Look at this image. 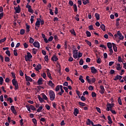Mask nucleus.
<instances>
[{"label":"nucleus","instance_id":"obj_40","mask_svg":"<svg viewBox=\"0 0 126 126\" xmlns=\"http://www.w3.org/2000/svg\"><path fill=\"white\" fill-rule=\"evenodd\" d=\"M96 63H98V64H100L102 63V61H101V58L100 57L97 58V59L96 60Z\"/></svg>","mask_w":126,"mask_h":126},{"label":"nucleus","instance_id":"obj_25","mask_svg":"<svg viewBox=\"0 0 126 126\" xmlns=\"http://www.w3.org/2000/svg\"><path fill=\"white\" fill-rule=\"evenodd\" d=\"M107 119L108 120V124H109L110 125H111V124H113V121H112V118H111V116H108Z\"/></svg>","mask_w":126,"mask_h":126},{"label":"nucleus","instance_id":"obj_64","mask_svg":"<svg viewBox=\"0 0 126 126\" xmlns=\"http://www.w3.org/2000/svg\"><path fill=\"white\" fill-rule=\"evenodd\" d=\"M118 103H119V105H122V99H121L120 97L118 98Z\"/></svg>","mask_w":126,"mask_h":126},{"label":"nucleus","instance_id":"obj_5","mask_svg":"<svg viewBox=\"0 0 126 126\" xmlns=\"http://www.w3.org/2000/svg\"><path fill=\"white\" fill-rule=\"evenodd\" d=\"M12 83L14 86H15V90H17L18 89V82L15 79H13L12 80Z\"/></svg>","mask_w":126,"mask_h":126},{"label":"nucleus","instance_id":"obj_33","mask_svg":"<svg viewBox=\"0 0 126 126\" xmlns=\"http://www.w3.org/2000/svg\"><path fill=\"white\" fill-rule=\"evenodd\" d=\"M83 3L84 5H86L87 3H89V1L88 0H82Z\"/></svg>","mask_w":126,"mask_h":126},{"label":"nucleus","instance_id":"obj_38","mask_svg":"<svg viewBox=\"0 0 126 126\" xmlns=\"http://www.w3.org/2000/svg\"><path fill=\"white\" fill-rule=\"evenodd\" d=\"M91 83H95L96 82V78L93 77L91 79Z\"/></svg>","mask_w":126,"mask_h":126},{"label":"nucleus","instance_id":"obj_41","mask_svg":"<svg viewBox=\"0 0 126 126\" xmlns=\"http://www.w3.org/2000/svg\"><path fill=\"white\" fill-rule=\"evenodd\" d=\"M70 32L71 33V34H72L73 35H74V36H76V33H75V32L74 31V30H71L70 31Z\"/></svg>","mask_w":126,"mask_h":126},{"label":"nucleus","instance_id":"obj_42","mask_svg":"<svg viewBox=\"0 0 126 126\" xmlns=\"http://www.w3.org/2000/svg\"><path fill=\"white\" fill-rule=\"evenodd\" d=\"M87 37H91V32H90L87 31H86Z\"/></svg>","mask_w":126,"mask_h":126},{"label":"nucleus","instance_id":"obj_62","mask_svg":"<svg viewBox=\"0 0 126 126\" xmlns=\"http://www.w3.org/2000/svg\"><path fill=\"white\" fill-rule=\"evenodd\" d=\"M69 5H70V6H72V5H74V4H73V2L72 1V0H69V2H68Z\"/></svg>","mask_w":126,"mask_h":126},{"label":"nucleus","instance_id":"obj_47","mask_svg":"<svg viewBox=\"0 0 126 126\" xmlns=\"http://www.w3.org/2000/svg\"><path fill=\"white\" fill-rule=\"evenodd\" d=\"M7 101H9V103H13V100H12V98L11 97H9L7 99Z\"/></svg>","mask_w":126,"mask_h":126},{"label":"nucleus","instance_id":"obj_7","mask_svg":"<svg viewBox=\"0 0 126 126\" xmlns=\"http://www.w3.org/2000/svg\"><path fill=\"white\" fill-rule=\"evenodd\" d=\"M78 50H74L73 51V58L74 59H77L78 58Z\"/></svg>","mask_w":126,"mask_h":126},{"label":"nucleus","instance_id":"obj_30","mask_svg":"<svg viewBox=\"0 0 126 126\" xmlns=\"http://www.w3.org/2000/svg\"><path fill=\"white\" fill-rule=\"evenodd\" d=\"M32 122L33 123L34 126H37V120H36L35 118H33L32 119Z\"/></svg>","mask_w":126,"mask_h":126},{"label":"nucleus","instance_id":"obj_16","mask_svg":"<svg viewBox=\"0 0 126 126\" xmlns=\"http://www.w3.org/2000/svg\"><path fill=\"white\" fill-rule=\"evenodd\" d=\"M122 78H123V76H122L120 75H117L115 76V78L114 79V80H115V81H117V80H118V79L119 80H121V79H122Z\"/></svg>","mask_w":126,"mask_h":126},{"label":"nucleus","instance_id":"obj_54","mask_svg":"<svg viewBox=\"0 0 126 126\" xmlns=\"http://www.w3.org/2000/svg\"><path fill=\"white\" fill-rule=\"evenodd\" d=\"M5 54L6 55H7L8 57H10V51H9V50H7L6 51Z\"/></svg>","mask_w":126,"mask_h":126},{"label":"nucleus","instance_id":"obj_53","mask_svg":"<svg viewBox=\"0 0 126 126\" xmlns=\"http://www.w3.org/2000/svg\"><path fill=\"white\" fill-rule=\"evenodd\" d=\"M25 49H27L28 48V44L27 43L25 42L23 44Z\"/></svg>","mask_w":126,"mask_h":126},{"label":"nucleus","instance_id":"obj_56","mask_svg":"<svg viewBox=\"0 0 126 126\" xmlns=\"http://www.w3.org/2000/svg\"><path fill=\"white\" fill-rule=\"evenodd\" d=\"M26 30L27 32H29V31H30V26L26 25Z\"/></svg>","mask_w":126,"mask_h":126},{"label":"nucleus","instance_id":"obj_46","mask_svg":"<svg viewBox=\"0 0 126 126\" xmlns=\"http://www.w3.org/2000/svg\"><path fill=\"white\" fill-rule=\"evenodd\" d=\"M30 20L31 24H33V23L34 22V16H31Z\"/></svg>","mask_w":126,"mask_h":126},{"label":"nucleus","instance_id":"obj_31","mask_svg":"<svg viewBox=\"0 0 126 126\" xmlns=\"http://www.w3.org/2000/svg\"><path fill=\"white\" fill-rule=\"evenodd\" d=\"M42 109H43V106H39L37 109V110H36V112H37V113H40Z\"/></svg>","mask_w":126,"mask_h":126},{"label":"nucleus","instance_id":"obj_61","mask_svg":"<svg viewBox=\"0 0 126 126\" xmlns=\"http://www.w3.org/2000/svg\"><path fill=\"white\" fill-rule=\"evenodd\" d=\"M82 55H83L82 53L79 52L78 53V59H79L80 58H81V57H82Z\"/></svg>","mask_w":126,"mask_h":126},{"label":"nucleus","instance_id":"obj_58","mask_svg":"<svg viewBox=\"0 0 126 126\" xmlns=\"http://www.w3.org/2000/svg\"><path fill=\"white\" fill-rule=\"evenodd\" d=\"M83 59H80V61H79V64L80 65H83Z\"/></svg>","mask_w":126,"mask_h":126},{"label":"nucleus","instance_id":"obj_51","mask_svg":"<svg viewBox=\"0 0 126 126\" xmlns=\"http://www.w3.org/2000/svg\"><path fill=\"white\" fill-rule=\"evenodd\" d=\"M118 61L119 63H123V59H122V57L121 56L118 57Z\"/></svg>","mask_w":126,"mask_h":126},{"label":"nucleus","instance_id":"obj_37","mask_svg":"<svg viewBox=\"0 0 126 126\" xmlns=\"http://www.w3.org/2000/svg\"><path fill=\"white\" fill-rule=\"evenodd\" d=\"M95 18L96 19V20H99L100 19V15L98 13L95 14Z\"/></svg>","mask_w":126,"mask_h":126},{"label":"nucleus","instance_id":"obj_9","mask_svg":"<svg viewBox=\"0 0 126 126\" xmlns=\"http://www.w3.org/2000/svg\"><path fill=\"white\" fill-rule=\"evenodd\" d=\"M33 45L35 48H37V49L40 48V43L38 41H34L33 43Z\"/></svg>","mask_w":126,"mask_h":126},{"label":"nucleus","instance_id":"obj_29","mask_svg":"<svg viewBox=\"0 0 126 126\" xmlns=\"http://www.w3.org/2000/svg\"><path fill=\"white\" fill-rule=\"evenodd\" d=\"M107 47L108 48V49H112V47H113V45H112V43L111 42H108L107 43Z\"/></svg>","mask_w":126,"mask_h":126},{"label":"nucleus","instance_id":"obj_13","mask_svg":"<svg viewBox=\"0 0 126 126\" xmlns=\"http://www.w3.org/2000/svg\"><path fill=\"white\" fill-rule=\"evenodd\" d=\"M100 90L99 91V93H100V94H104V93H105V88H104V86H100Z\"/></svg>","mask_w":126,"mask_h":126},{"label":"nucleus","instance_id":"obj_50","mask_svg":"<svg viewBox=\"0 0 126 126\" xmlns=\"http://www.w3.org/2000/svg\"><path fill=\"white\" fill-rule=\"evenodd\" d=\"M13 53L15 57H17L18 56V54L17 53V50H14Z\"/></svg>","mask_w":126,"mask_h":126},{"label":"nucleus","instance_id":"obj_2","mask_svg":"<svg viewBox=\"0 0 126 126\" xmlns=\"http://www.w3.org/2000/svg\"><path fill=\"white\" fill-rule=\"evenodd\" d=\"M48 94L50 100L54 101L56 98V94H55V92L52 90H50L48 91Z\"/></svg>","mask_w":126,"mask_h":126},{"label":"nucleus","instance_id":"obj_10","mask_svg":"<svg viewBox=\"0 0 126 126\" xmlns=\"http://www.w3.org/2000/svg\"><path fill=\"white\" fill-rule=\"evenodd\" d=\"M91 73H94V74L97 73V72H98V70H97V69L95 68V67L94 66L91 67Z\"/></svg>","mask_w":126,"mask_h":126},{"label":"nucleus","instance_id":"obj_1","mask_svg":"<svg viewBox=\"0 0 126 126\" xmlns=\"http://www.w3.org/2000/svg\"><path fill=\"white\" fill-rule=\"evenodd\" d=\"M114 37L116 39H119L120 41L124 40L125 36L123 35V34L121 33V31H117V33L114 34Z\"/></svg>","mask_w":126,"mask_h":126},{"label":"nucleus","instance_id":"obj_23","mask_svg":"<svg viewBox=\"0 0 126 126\" xmlns=\"http://www.w3.org/2000/svg\"><path fill=\"white\" fill-rule=\"evenodd\" d=\"M48 85L50 86V87H54L55 84L53 83V81L52 80H50L48 82Z\"/></svg>","mask_w":126,"mask_h":126},{"label":"nucleus","instance_id":"obj_8","mask_svg":"<svg viewBox=\"0 0 126 126\" xmlns=\"http://www.w3.org/2000/svg\"><path fill=\"white\" fill-rule=\"evenodd\" d=\"M26 81H29L30 82H32L33 81V79L30 77V76H27L26 74H25Z\"/></svg>","mask_w":126,"mask_h":126},{"label":"nucleus","instance_id":"obj_43","mask_svg":"<svg viewBox=\"0 0 126 126\" xmlns=\"http://www.w3.org/2000/svg\"><path fill=\"white\" fill-rule=\"evenodd\" d=\"M4 61L6 62H10V58H9V57H5L4 58Z\"/></svg>","mask_w":126,"mask_h":126},{"label":"nucleus","instance_id":"obj_52","mask_svg":"<svg viewBox=\"0 0 126 126\" xmlns=\"http://www.w3.org/2000/svg\"><path fill=\"white\" fill-rule=\"evenodd\" d=\"M55 91L56 92H59V91H60V86L58 85L56 86Z\"/></svg>","mask_w":126,"mask_h":126},{"label":"nucleus","instance_id":"obj_27","mask_svg":"<svg viewBox=\"0 0 126 126\" xmlns=\"http://www.w3.org/2000/svg\"><path fill=\"white\" fill-rule=\"evenodd\" d=\"M100 28L102 30V31H106V27L105 26V25L101 24L100 25Z\"/></svg>","mask_w":126,"mask_h":126},{"label":"nucleus","instance_id":"obj_55","mask_svg":"<svg viewBox=\"0 0 126 126\" xmlns=\"http://www.w3.org/2000/svg\"><path fill=\"white\" fill-rule=\"evenodd\" d=\"M31 107V109L32 110V111H35L36 110V108H35V106H34L33 105H30Z\"/></svg>","mask_w":126,"mask_h":126},{"label":"nucleus","instance_id":"obj_36","mask_svg":"<svg viewBox=\"0 0 126 126\" xmlns=\"http://www.w3.org/2000/svg\"><path fill=\"white\" fill-rule=\"evenodd\" d=\"M38 98L39 101L41 103H42V102H44V99L43 98V97L42 98L40 95H38Z\"/></svg>","mask_w":126,"mask_h":126},{"label":"nucleus","instance_id":"obj_11","mask_svg":"<svg viewBox=\"0 0 126 126\" xmlns=\"http://www.w3.org/2000/svg\"><path fill=\"white\" fill-rule=\"evenodd\" d=\"M46 73L47 74L48 77L51 80H53V77H52V76L51 75V73L50 72V69H46Z\"/></svg>","mask_w":126,"mask_h":126},{"label":"nucleus","instance_id":"obj_6","mask_svg":"<svg viewBox=\"0 0 126 126\" xmlns=\"http://www.w3.org/2000/svg\"><path fill=\"white\" fill-rule=\"evenodd\" d=\"M114 103H107L106 107V111H107V112H109V111H111V110H112V108H113V107H114Z\"/></svg>","mask_w":126,"mask_h":126},{"label":"nucleus","instance_id":"obj_63","mask_svg":"<svg viewBox=\"0 0 126 126\" xmlns=\"http://www.w3.org/2000/svg\"><path fill=\"white\" fill-rule=\"evenodd\" d=\"M92 96L93 97V98H95V97H96V93L92 92Z\"/></svg>","mask_w":126,"mask_h":126},{"label":"nucleus","instance_id":"obj_21","mask_svg":"<svg viewBox=\"0 0 126 126\" xmlns=\"http://www.w3.org/2000/svg\"><path fill=\"white\" fill-rule=\"evenodd\" d=\"M11 111L12 112L13 114L16 115V110H15V108H14V106H11L10 107Z\"/></svg>","mask_w":126,"mask_h":126},{"label":"nucleus","instance_id":"obj_57","mask_svg":"<svg viewBox=\"0 0 126 126\" xmlns=\"http://www.w3.org/2000/svg\"><path fill=\"white\" fill-rule=\"evenodd\" d=\"M81 100L84 102L85 101H86V98L85 97V96H84V95H82L81 97Z\"/></svg>","mask_w":126,"mask_h":126},{"label":"nucleus","instance_id":"obj_12","mask_svg":"<svg viewBox=\"0 0 126 126\" xmlns=\"http://www.w3.org/2000/svg\"><path fill=\"white\" fill-rule=\"evenodd\" d=\"M15 10L16 13H20V11L21 9L20 8V6L18 5L17 7H15L14 8Z\"/></svg>","mask_w":126,"mask_h":126},{"label":"nucleus","instance_id":"obj_15","mask_svg":"<svg viewBox=\"0 0 126 126\" xmlns=\"http://www.w3.org/2000/svg\"><path fill=\"white\" fill-rule=\"evenodd\" d=\"M86 124L87 125V126H93V125H94V124L93 123V122H92V121L90 120L89 119H87Z\"/></svg>","mask_w":126,"mask_h":126},{"label":"nucleus","instance_id":"obj_17","mask_svg":"<svg viewBox=\"0 0 126 126\" xmlns=\"http://www.w3.org/2000/svg\"><path fill=\"white\" fill-rule=\"evenodd\" d=\"M41 21V18L37 19V21L35 23V26H36L38 28L40 27V22Z\"/></svg>","mask_w":126,"mask_h":126},{"label":"nucleus","instance_id":"obj_20","mask_svg":"<svg viewBox=\"0 0 126 126\" xmlns=\"http://www.w3.org/2000/svg\"><path fill=\"white\" fill-rule=\"evenodd\" d=\"M42 68V66L40 64H38L36 65V67L34 68L35 70H36V71H39L40 69Z\"/></svg>","mask_w":126,"mask_h":126},{"label":"nucleus","instance_id":"obj_45","mask_svg":"<svg viewBox=\"0 0 126 126\" xmlns=\"http://www.w3.org/2000/svg\"><path fill=\"white\" fill-rule=\"evenodd\" d=\"M73 7H74V11H75V12H77V6H76L75 4H74Z\"/></svg>","mask_w":126,"mask_h":126},{"label":"nucleus","instance_id":"obj_35","mask_svg":"<svg viewBox=\"0 0 126 126\" xmlns=\"http://www.w3.org/2000/svg\"><path fill=\"white\" fill-rule=\"evenodd\" d=\"M29 43L30 44H33L34 43V39L31 37H30Z\"/></svg>","mask_w":126,"mask_h":126},{"label":"nucleus","instance_id":"obj_44","mask_svg":"<svg viewBox=\"0 0 126 126\" xmlns=\"http://www.w3.org/2000/svg\"><path fill=\"white\" fill-rule=\"evenodd\" d=\"M6 41V37H4L3 39H1L0 40V44H1L2 43H4V42H5Z\"/></svg>","mask_w":126,"mask_h":126},{"label":"nucleus","instance_id":"obj_48","mask_svg":"<svg viewBox=\"0 0 126 126\" xmlns=\"http://www.w3.org/2000/svg\"><path fill=\"white\" fill-rule=\"evenodd\" d=\"M3 83V78L2 77H0V85H2Z\"/></svg>","mask_w":126,"mask_h":126},{"label":"nucleus","instance_id":"obj_4","mask_svg":"<svg viewBox=\"0 0 126 126\" xmlns=\"http://www.w3.org/2000/svg\"><path fill=\"white\" fill-rule=\"evenodd\" d=\"M25 59L26 62H30V60L32 59V54L30 52L27 53V55L25 56Z\"/></svg>","mask_w":126,"mask_h":126},{"label":"nucleus","instance_id":"obj_19","mask_svg":"<svg viewBox=\"0 0 126 126\" xmlns=\"http://www.w3.org/2000/svg\"><path fill=\"white\" fill-rule=\"evenodd\" d=\"M37 84L38 85H42L43 84V78H39L37 81Z\"/></svg>","mask_w":126,"mask_h":126},{"label":"nucleus","instance_id":"obj_32","mask_svg":"<svg viewBox=\"0 0 126 126\" xmlns=\"http://www.w3.org/2000/svg\"><path fill=\"white\" fill-rule=\"evenodd\" d=\"M85 42H86V43H87V45H89L90 46V47H91V46H92L91 42L88 41L87 39H85Z\"/></svg>","mask_w":126,"mask_h":126},{"label":"nucleus","instance_id":"obj_3","mask_svg":"<svg viewBox=\"0 0 126 126\" xmlns=\"http://www.w3.org/2000/svg\"><path fill=\"white\" fill-rule=\"evenodd\" d=\"M27 1L28 3L26 5V8H28L29 12H30L31 13H33L34 12V10L32 8H31V5H29V3H30V1H31V0H27Z\"/></svg>","mask_w":126,"mask_h":126},{"label":"nucleus","instance_id":"obj_49","mask_svg":"<svg viewBox=\"0 0 126 126\" xmlns=\"http://www.w3.org/2000/svg\"><path fill=\"white\" fill-rule=\"evenodd\" d=\"M26 107L29 112H31V107L30 106L27 105Z\"/></svg>","mask_w":126,"mask_h":126},{"label":"nucleus","instance_id":"obj_28","mask_svg":"<svg viewBox=\"0 0 126 126\" xmlns=\"http://www.w3.org/2000/svg\"><path fill=\"white\" fill-rule=\"evenodd\" d=\"M42 98L43 99V100H48V97H47V95H46V94H45L43 93L42 94Z\"/></svg>","mask_w":126,"mask_h":126},{"label":"nucleus","instance_id":"obj_18","mask_svg":"<svg viewBox=\"0 0 126 126\" xmlns=\"http://www.w3.org/2000/svg\"><path fill=\"white\" fill-rule=\"evenodd\" d=\"M59 60V58H58V56L57 55H54L51 58V61H53V62H57Z\"/></svg>","mask_w":126,"mask_h":126},{"label":"nucleus","instance_id":"obj_22","mask_svg":"<svg viewBox=\"0 0 126 126\" xmlns=\"http://www.w3.org/2000/svg\"><path fill=\"white\" fill-rule=\"evenodd\" d=\"M112 46L114 52H117L118 51V47L116 46V44L112 43Z\"/></svg>","mask_w":126,"mask_h":126},{"label":"nucleus","instance_id":"obj_24","mask_svg":"<svg viewBox=\"0 0 126 126\" xmlns=\"http://www.w3.org/2000/svg\"><path fill=\"white\" fill-rule=\"evenodd\" d=\"M79 80H80V81H81L82 83H84V82H85L84 81V79H83V76L82 75H80Z\"/></svg>","mask_w":126,"mask_h":126},{"label":"nucleus","instance_id":"obj_59","mask_svg":"<svg viewBox=\"0 0 126 126\" xmlns=\"http://www.w3.org/2000/svg\"><path fill=\"white\" fill-rule=\"evenodd\" d=\"M44 60L45 62H49V56L48 55H46L44 57Z\"/></svg>","mask_w":126,"mask_h":126},{"label":"nucleus","instance_id":"obj_26","mask_svg":"<svg viewBox=\"0 0 126 126\" xmlns=\"http://www.w3.org/2000/svg\"><path fill=\"white\" fill-rule=\"evenodd\" d=\"M116 65H117V67H116L117 70H121L122 69V67H121L120 63H117Z\"/></svg>","mask_w":126,"mask_h":126},{"label":"nucleus","instance_id":"obj_60","mask_svg":"<svg viewBox=\"0 0 126 126\" xmlns=\"http://www.w3.org/2000/svg\"><path fill=\"white\" fill-rule=\"evenodd\" d=\"M79 105H80V106H82L83 107H84V106H86V104L83 102H79Z\"/></svg>","mask_w":126,"mask_h":126},{"label":"nucleus","instance_id":"obj_39","mask_svg":"<svg viewBox=\"0 0 126 126\" xmlns=\"http://www.w3.org/2000/svg\"><path fill=\"white\" fill-rule=\"evenodd\" d=\"M86 79L88 81V83H91V79H89V76H87L86 77Z\"/></svg>","mask_w":126,"mask_h":126},{"label":"nucleus","instance_id":"obj_14","mask_svg":"<svg viewBox=\"0 0 126 126\" xmlns=\"http://www.w3.org/2000/svg\"><path fill=\"white\" fill-rule=\"evenodd\" d=\"M73 114L75 117H77V115L79 114V110L77 108H74Z\"/></svg>","mask_w":126,"mask_h":126},{"label":"nucleus","instance_id":"obj_34","mask_svg":"<svg viewBox=\"0 0 126 126\" xmlns=\"http://www.w3.org/2000/svg\"><path fill=\"white\" fill-rule=\"evenodd\" d=\"M32 53L33 55H36L37 54V49L36 48H33L32 49Z\"/></svg>","mask_w":126,"mask_h":126}]
</instances>
